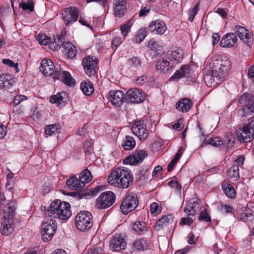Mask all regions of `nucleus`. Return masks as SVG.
I'll list each match as a JSON object with an SVG mask.
<instances>
[{
    "label": "nucleus",
    "instance_id": "obj_1",
    "mask_svg": "<svg viewBox=\"0 0 254 254\" xmlns=\"http://www.w3.org/2000/svg\"><path fill=\"white\" fill-rule=\"evenodd\" d=\"M108 183L122 189H127L133 184V177L126 167L115 168L108 176Z\"/></svg>",
    "mask_w": 254,
    "mask_h": 254
},
{
    "label": "nucleus",
    "instance_id": "obj_2",
    "mask_svg": "<svg viewBox=\"0 0 254 254\" xmlns=\"http://www.w3.org/2000/svg\"><path fill=\"white\" fill-rule=\"evenodd\" d=\"M40 70L45 75H53V78L62 81L65 85L71 86L74 85V79L69 72L66 71L55 70L53 62L47 59H43L41 63Z\"/></svg>",
    "mask_w": 254,
    "mask_h": 254
},
{
    "label": "nucleus",
    "instance_id": "obj_3",
    "mask_svg": "<svg viewBox=\"0 0 254 254\" xmlns=\"http://www.w3.org/2000/svg\"><path fill=\"white\" fill-rule=\"evenodd\" d=\"M70 204L65 201L57 199L53 201L49 209L45 212V217L66 220L71 215Z\"/></svg>",
    "mask_w": 254,
    "mask_h": 254
},
{
    "label": "nucleus",
    "instance_id": "obj_4",
    "mask_svg": "<svg viewBox=\"0 0 254 254\" xmlns=\"http://www.w3.org/2000/svg\"><path fill=\"white\" fill-rule=\"evenodd\" d=\"M15 202L10 201L7 203L4 210V219L1 222L0 232L2 235H8L14 230L13 219L15 215Z\"/></svg>",
    "mask_w": 254,
    "mask_h": 254
},
{
    "label": "nucleus",
    "instance_id": "obj_5",
    "mask_svg": "<svg viewBox=\"0 0 254 254\" xmlns=\"http://www.w3.org/2000/svg\"><path fill=\"white\" fill-rule=\"evenodd\" d=\"M238 105L241 108L238 112L242 117H248L254 114V95L246 92L238 98Z\"/></svg>",
    "mask_w": 254,
    "mask_h": 254
},
{
    "label": "nucleus",
    "instance_id": "obj_6",
    "mask_svg": "<svg viewBox=\"0 0 254 254\" xmlns=\"http://www.w3.org/2000/svg\"><path fill=\"white\" fill-rule=\"evenodd\" d=\"M75 224L80 231H88L93 225L92 216L88 211H80L75 217Z\"/></svg>",
    "mask_w": 254,
    "mask_h": 254
},
{
    "label": "nucleus",
    "instance_id": "obj_7",
    "mask_svg": "<svg viewBox=\"0 0 254 254\" xmlns=\"http://www.w3.org/2000/svg\"><path fill=\"white\" fill-rule=\"evenodd\" d=\"M238 138L241 142H250L254 138V116L248 120V123L237 132Z\"/></svg>",
    "mask_w": 254,
    "mask_h": 254
},
{
    "label": "nucleus",
    "instance_id": "obj_8",
    "mask_svg": "<svg viewBox=\"0 0 254 254\" xmlns=\"http://www.w3.org/2000/svg\"><path fill=\"white\" fill-rule=\"evenodd\" d=\"M230 68V63L229 60L224 57L220 60H215L211 67L213 71H216L218 77L220 80L223 81Z\"/></svg>",
    "mask_w": 254,
    "mask_h": 254
},
{
    "label": "nucleus",
    "instance_id": "obj_9",
    "mask_svg": "<svg viewBox=\"0 0 254 254\" xmlns=\"http://www.w3.org/2000/svg\"><path fill=\"white\" fill-rule=\"evenodd\" d=\"M57 223L55 220L50 218L44 222L41 226V233L44 242L51 240L57 229Z\"/></svg>",
    "mask_w": 254,
    "mask_h": 254
},
{
    "label": "nucleus",
    "instance_id": "obj_10",
    "mask_svg": "<svg viewBox=\"0 0 254 254\" xmlns=\"http://www.w3.org/2000/svg\"><path fill=\"white\" fill-rule=\"evenodd\" d=\"M115 194L111 191L102 193L96 200V207L98 209H105L111 206L115 202Z\"/></svg>",
    "mask_w": 254,
    "mask_h": 254
},
{
    "label": "nucleus",
    "instance_id": "obj_11",
    "mask_svg": "<svg viewBox=\"0 0 254 254\" xmlns=\"http://www.w3.org/2000/svg\"><path fill=\"white\" fill-rule=\"evenodd\" d=\"M146 94L139 88L129 89L125 94V101L129 104H138L144 101Z\"/></svg>",
    "mask_w": 254,
    "mask_h": 254
},
{
    "label": "nucleus",
    "instance_id": "obj_12",
    "mask_svg": "<svg viewBox=\"0 0 254 254\" xmlns=\"http://www.w3.org/2000/svg\"><path fill=\"white\" fill-rule=\"evenodd\" d=\"M138 204V199L135 193L128 194L122 202L120 208L122 213L126 215L129 212L133 210Z\"/></svg>",
    "mask_w": 254,
    "mask_h": 254
},
{
    "label": "nucleus",
    "instance_id": "obj_13",
    "mask_svg": "<svg viewBox=\"0 0 254 254\" xmlns=\"http://www.w3.org/2000/svg\"><path fill=\"white\" fill-rule=\"evenodd\" d=\"M131 130L140 141H144L149 134V131L146 129V125L144 123V121L141 120L134 122L131 127Z\"/></svg>",
    "mask_w": 254,
    "mask_h": 254
},
{
    "label": "nucleus",
    "instance_id": "obj_14",
    "mask_svg": "<svg viewBox=\"0 0 254 254\" xmlns=\"http://www.w3.org/2000/svg\"><path fill=\"white\" fill-rule=\"evenodd\" d=\"M62 15L65 25L68 26L77 20L78 10L75 7H69L62 11Z\"/></svg>",
    "mask_w": 254,
    "mask_h": 254
},
{
    "label": "nucleus",
    "instance_id": "obj_15",
    "mask_svg": "<svg viewBox=\"0 0 254 254\" xmlns=\"http://www.w3.org/2000/svg\"><path fill=\"white\" fill-rule=\"evenodd\" d=\"M82 64L87 75L89 76L93 75L96 72L97 59L89 56L82 60Z\"/></svg>",
    "mask_w": 254,
    "mask_h": 254
},
{
    "label": "nucleus",
    "instance_id": "obj_16",
    "mask_svg": "<svg viewBox=\"0 0 254 254\" xmlns=\"http://www.w3.org/2000/svg\"><path fill=\"white\" fill-rule=\"evenodd\" d=\"M147 156V153L144 150H137L131 155L126 158L124 161L125 164L135 165L141 163L145 157Z\"/></svg>",
    "mask_w": 254,
    "mask_h": 254
},
{
    "label": "nucleus",
    "instance_id": "obj_17",
    "mask_svg": "<svg viewBox=\"0 0 254 254\" xmlns=\"http://www.w3.org/2000/svg\"><path fill=\"white\" fill-rule=\"evenodd\" d=\"M108 96L111 103L117 107H120L125 101V94L121 90L111 91Z\"/></svg>",
    "mask_w": 254,
    "mask_h": 254
},
{
    "label": "nucleus",
    "instance_id": "obj_18",
    "mask_svg": "<svg viewBox=\"0 0 254 254\" xmlns=\"http://www.w3.org/2000/svg\"><path fill=\"white\" fill-rule=\"evenodd\" d=\"M216 72L211 69L204 74V81L207 86L216 87L222 82L218 77V73Z\"/></svg>",
    "mask_w": 254,
    "mask_h": 254
},
{
    "label": "nucleus",
    "instance_id": "obj_19",
    "mask_svg": "<svg viewBox=\"0 0 254 254\" xmlns=\"http://www.w3.org/2000/svg\"><path fill=\"white\" fill-rule=\"evenodd\" d=\"M148 30L156 34H163L166 30L167 27L163 21L157 20L152 21L148 27Z\"/></svg>",
    "mask_w": 254,
    "mask_h": 254
},
{
    "label": "nucleus",
    "instance_id": "obj_20",
    "mask_svg": "<svg viewBox=\"0 0 254 254\" xmlns=\"http://www.w3.org/2000/svg\"><path fill=\"white\" fill-rule=\"evenodd\" d=\"M126 245L124 238H122L120 235H117L111 240L110 247L113 251H119L125 249Z\"/></svg>",
    "mask_w": 254,
    "mask_h": 254
},
{
    "label": "nucleus",
    "instance_id": "obj_21",
    "mask_svg": "<svg viewBox=\"0 0 254 254\" xmlns=\"http://www.w3.org/2000/svg\"><path fill=\"white\" fill-rule=\"evenodd\" d=\"M127 3L125 0H114V10L116 17H121L127 12Z\"/></svg>",
    "mask_w": 254,
    "mask_h": 254
},
{
    "label": "nucleus",
    "instance_id": "obj_22",
    "mask_svg": "<svg viewBox=\"0 0 254 254\" xmlns=\"http://www.w3.org/2000/svg\"><path fill=\"white\" fill-rule=\"evenodd\" d=\"M15 81V78L10 74L0 75V90L9 89L14 84Z\"/></svg>",
    "mask_w": 254,
    "mask_h": 254
},
{
    "label": "nucleus",
    "instance_id": "obj_23",
    "mask_svg": "<svg viewBox=\"0 0 254 254\" xmlns=\"http://www.w3.org/2000/svg\"><path fill=\"white\" fill-rule=\"evenodd\" d=\"M186 204L184 208V211L188 213V215H194L198 208V199L196 198H192L188 201H186Z\"/></svg>",
    "mask_w": 254,
    "mask_h": 254
},
{
    "label": "nucleus",
    "instance_id": "obj_24",
    "mask_svg": "<svg viewBox=\"0 0 254 254\" xmlns=\"http://www.w3.org/2000/svg\"><path fill=\"white\" fill-rule=\"evenodd\" d=\"M235 33L244 43L249 42L250 39L252 38V34L250 31L241 26L238 25L235 27Z\"/></svg>",
    "mask_w": 254,
    "mask_h": 254
},
{
    "label": "nucleus",
    "instance_id": "obj_25",
    "mask_svg": "<svg viewBox=\"0 0 254 254\" xmlns=\"http://www.w3.org/2000/svg\"><path fill=\"white\" fill-rule=\"evenodd\" d=\"M237 40V37L235 33H228L221 40L220 44L223 47H232L236 43Z\"/></svg>",
    "mask_w": 254,
    "mask_h": 254
},
{
    "label": "nucleus",
    "instance_id": "obj_26",
    "mask_svg": "<svg viewBox=\"0 0 254 254\" xmlns=\"http://www.w3.org/2000/svg\"><path fill=\"white\" fill-rule=\"evenodd\" d=\"M190 67L189 65H182L181 68L177 70L175 73L170 77L169 80H178L179 79L190 74Z\"/></svg>",
    "mask_w": 254,
    "mask_h": 254
},
{
    "label": "nucleus",
    "instance_id": "obj_27",
    "mask_svg": "<svg viewBox=\"0 0 254 254\" xmlns=\"http://www.w3.org/2000/svg\"><path fill=\"white\" fill-rule=\"evenodd\" d=\"M192 103L188 98H183L179 101L176 105V108L178 111L182 112H187L191 108Z\"/></svg>",
    "mask_w": 254,
    "mask_h": 254
},
{
    "label": "nucleus",
    "instance_id": "obj_28",
    "mask_svg": "<svg viewBox=\"0 0 254 254\" xmlns=\"http://www.w3.org/2000/svg\"><path fill=\"white\" fill-rule=\"evenodd\" d=\"M66 98V93L65 92H62L52 96L50 97V101L52 104H57L58 106L62 107L64 105Z\"/></svg>",
    "mask_w": 254,
    "mask_h": 254
},
{
    "label": "nucleus",
    "instance_id": "obj_29",
    "mask_svg": "<svg viewBox=\"0 0 254 254\" xmlns=\"http://www.w3.org/2000/svg\"><path fill=\"white\" fill-rule=\"evenodd\" d=\"M66 185L71 190H80L83 188V183L79 181V179L75 175H72L66 181Z\"/></svg>",
    "mask_w": 254,
    "mask_h": 254
},
{
    "label": "nucleus",
    "instance_id": "obj_30",
    "mask_svg": "<svg viewBox=\"0 0 254 254\" xmlns=\"http://www.w3.org/2000/svg\"><path fill=\"white\" fill-rule=\"evenodd\" d=\"M63 48L64 52L68 58L72 59L76 56L77 53L76 48L72 43L66 42Z\"/></svg>",
    "mask_w": 254,
    "mask_h": 254
},
{
    "label": "nucleus",
    "instance_id": "obj_31",
    "mask_svg": "<svg viewBox=\"0 0 254 254\" xmlns=\"http://www.w3.org/2000/svg\"><path fill=\"white\" fill-rule=\"evenodd\" d=\"M155 66L159 72L166 73L169 70L170 63L166 59H160L157 61Z\"/></svg>",
    "mask_w": 254,
    "mask_h": 254
},
{
    "label": "nucleus",
    "instance_id": "obj_32",
    "mask_svg": "<svg viewBox=\"0 0 254 254\" xmlns=\"http://www.w3.org/2000/svg\"><path fill=\"white\" fill-rule=\"evenodd\" d=\"M79 181L83 183V187L86 183H89L92 180L90 172L87 169H84L79 176Z\"/></svg>",
    "mask_w": 254,
    "mask_h": 254
},
{
    "label": "nucleus",
    "instance_id": "obj_33",
    "mask_svg": "<svg viewBox=\"0 0 254 254\" xmlns=\"http://www.w3.org/2000/svg\"><path fill=\"white\" fill-rule=\"evenodd\" d=\"M80 88L83 92L87 96L91 95L94 92L93 85L90 82H81Z\"/></svg>",
    "mask_w": 254,
    "mask_h": 254
},
{
    "label": "nucleus",
    "instance_id": "obj_34",
    "mask_svg": "<svg viewBox=\"0 0 254 254\" xmlns=\"http://www.w3.org/2000/svg\"><path fill=\"white\" fill-rule=\"evenodd\" d=\"M135 141L131 136L127 135L126 137L125 142L122 144L123 147L127 150L133 149L135 146Z\"/></svg>",
    "mask_w": 254,
    "mask_h": 254
},
{
    "label": "nucleus",
    "instance_id": "obj_35",
    "mask_svg": "<svg viewBox=\"0 0 254 254\" xmlns=\"http://www.w3.org/2000/svg\"><path fill=\"white\" fill-rule=\"evenodd\" d=\"M224 191L227 196L230 198H234L236 196V192L233 186L231 184H227L226 186L222 185Z\"/></svg>",
    "mask_w": 254,
    "mask_h": 254
},
{
    "label": "nucleus",
    "instance_id": "obj_36",
    "mask_svg": "<svg viewBox=\"0 0 254 254\" xmlns=\"http://www.w3.org/2000/svg\"><path fill=\"white\" fill-rule=\"evenodd\" d=\"M239 168L238 165L232 166L229 170L228 177L233 181H236L239 178Z\"/></svg>",
    "mask_w": 254,
    "mask_h": 254
},
{
    "label": "nucleus",
    "instance_id": "obj_37",
    "mask_svg": "<svg viewBox=\"0 0 254 254\" xmlns=\"http://www.w3.org/2000/svg\"><path fill=\"white\" fill-rule=\"evenodd\" d=\"M132 229L139 234H141L146 230V224L142 221L136 222L133 225Z\"/></svg>",
    "mask_w": 254,
    "mask_h": 254
},
{
    "label": "nucleus",
    "instance_id": "obj_38",
    "mask_svg": "<svg viewBox=\"0 0 254 254\" xmlns=\"http://www.w3.org/2000/svg\"><path fill=\"white\" fill-rule=\"evenodd\" d=\"M184 52L181 49H178L172 51L171 54V59L176 61L177 63H180L183 59Z\"/></svg>",
    "mask_w": 254,
    "mask_h": 254
},
{
    "label": "nucleus",
    "instance_id": "obj_39",
    "mask_svg": "<svg viewBox=\"0 0 254 254\" xmlns=\"http://www.w3.org/2000/svg\"><path fill=\"white\" fill-rule=\"evenodd\" d=\"M19 6L24 10H29L32 12L34 10V3L32 0H27L26 1H21Z\"/></svg>",
    "mask_w": 254,
    "mask_h": 254
},
{
    "label": "nucleus",
    "instance_id": "obj_40",
    "mask_svg": "<svg viewBox=\"0 0 254 254\" xmlns=\"http://www.w3.org/2000/svg\"><path fill=\"white\" fill-rule=\"evenodd\" d=\"M146 36V31L145 28H141L137 32L135 35L134 41L136 43H141Z\"/></svg>",
    "mask_w": 254,
    "mask_h": 254
},
{
    "label": "nucleus",
    "instance_id": "obj_41",
    "mask_svg": "<svg viewBox=\"0 0 254 254\" xmlns=\"http://www.w3.org/2000/svg\"><path fill=\"white\" fill-rule=\"evenodd\" d=\"M37 40L41 45L49 46L51 38L45 35L39 34L37 37Z\"/></svg>",
    "mask_w": 254,
    "mask_h": 254
},
{
    "label": "nucleus",
    "instance_id": "obj_42",
    "mask_svg": "<svg viewBox=\"0 0 254 254\" xmlns=\"http://www.w3.org/2000/svg\"><path fill=\"white\" fill-rule=\"evenodd\" d=\"M204 143L206 144H211L213 146L217 147L223 144V141L220 139V137H216L212 138L207 141L204 140Z\"/></svg>",
    "mask_w": 254,
    "mask_h": 254
},
{
    "label": "nucleus",
    "instance_id": "obj_43",
    "mask_svg": "<svg viewBox=\"0 0 254 254\" xmlns=\"http://www.w3.org/2000/svg\"><path fill=\"white\" fill-rule=\"evenodd\" d=\"M225 143L228 149H231L235 143L234 135L231 133H228L226 136Z\"/></svg>",
    "mask_w": 254,
    "mask_h": 254
},
{
    "label": "nucleus",
    "instance_id": "obj_44",
    "mask_svg": "<svg viewBox=\"0 0 254 254\" xmlns=\"http://www.w3.org/2000/svg\"><path fill=\"white\" fill-rule=\"evenodd\" d=\"M145 246V243L143 239L136 240L133 243V247L137 250H144Z\"/></svg>",
    "mask_w": 254,
    "mask_h": 254
},
{
    "label": "nucleus",
    "instance_id": "obj_45",
    "mask_svg": "<svg viewBox=\"0 0 254 254\" xmlns=\"http://www.w3.org/2000/svg\"><path fill=\"white\" fill-rule=\"evenodd\" d=\"M58 129V127L56 125H48L45 127V133L49 135H52L56 132Z\"/></svg>",
    "mask_w": 254,
    "mask_h": 254
},
{
    "label": "nucleus",
    "instance_id": "obj_46",
    "mask_svg": "<svg viewBox=\"0 0 254 254\" xmlns=\"http://www.w3.org/2000/svg\"><path fill=\"white\" fill-rule=\"evenodd\" d=\"M198 4H196L195 6H194L192 8L190 9L189 11V20L192 22L195 16L197 13L198 8Z\"/></svg>",
    "mask_w": 254,
    "mask_h": 254
},
{
    "label": "nucleus",
    "instance_id": "obj_47",
    "mask_svg": "<svg viewBox=\"0 0 254 254\" xmlns=\"http://www.w3.org/2000/svg\"><path fill=\"white\" fill-rule=\"evenodd\" d=\"M166 227H167V225L165 223L164 219L161 217L156 223V225L154 226V229L156 231H159Z\"/></svg>",
    "mask_w": 254,
    "mask_h": 254
},
{
    "label": "nucleus",
    "instance_id": "obj_48",
    "mask_svg": "<svg viewBox=\"0 0 254 254\" xmlns=\"http://www.w3.org/2000/svg\"><path fill=\"white\" fill-rule=\"evenodd\" d=\"M198 219L205 222H211V217L206 211H202L198 217Z\"/></svg>",
    "mask_w": 254,
    "mask_h": 254
},
{
    "label": "nucleus",
    "instance_id": "obj_49",
    "mask_svg": "<svg viewBox=\"0 0 254 254\" xmlns=\"http://www.w3.org/2000/svg\"><path fill=\"white\" fill-rule=\"evenodd\" d=\"M179 159L180 158H179V155H175L173 159L168 165L167 169L169 172H170L173 170L174 166L176 165Z\"/></svg>",
    "mask_w": 254,
    "mask_h": 254
},
{
    "label": "nucleus",
    "instance_id": "obj_50",
    "mask_svg": "<svg viewBox=\"0 0 254 254\" xmlns=\"http://www.w3.org/2000/svg\"><path fill=\"white\" fill-rule=\"evenodd\" d=\"M54 41H56V44L60 45V48H61V47L64 48V45L66 43V42L65 41L64 36L63 34L58 35L54 39Z\"/></svg>",
    "mask_w": 254,
    "mask_h": 254
},
{
    "label": "nucleus",
    "instance_id": "obj_51",
    "mask_svg": "<svg viewBox=\"0 0 254 254\" xmlns=\"http://www.w3.org/2000/svg\"><path fill=\"white\" fill-rule=\"evenodd\" d=\"M2 64L7 65L11 67H14V68L16 69V71H18V64H15L12 61L9 60V59H4L2 60Z\"/></svg>",
    "mask_w": 254,
    "mask_h": 254
},
{
    "label": "nucleus",
    "instance_id": "obj_52",
    "mask_svg": "<svg viewBox=\"0 0 254 254\" xmlns=\"http://www.w3.org/2000/svg\"><path fill=\"white\" fill-rule=\"evenodd\" d=\"M148 77L145 75L139 76L135 80V84L138 86L144 85L148 80Z\"/></svg>",
    "mask_w": 254,
    "mask_h": 254
},
{
    "label": "nucleus",
    "instance_id": "obj_53",
    "mask_svg": "<svg viewBox=\"0 0 254 254\" xmlns=\"http://www.w3.org/2000/svg\"><path fill=\"white\" fill-rule=\"evenodd\" d=\"M168 186L176 190H181L182 187L176 181L171 180L168 183Z\"/></svg>",
    "mask_w": 254,
    "mask_h": 254
},
{
    "label": "nucleus",
    "instance_id": "obj_54",
    "mask_svg": "<svg viewBox=\"0 0 254 254\" xmlns=\"http://www.w3.org/2000/svg\"><path fill=\"white\" fill-rule=\"evenodd\" d=\"M121 44V38L116 37L112 41V48L114 51H116L118 47Z\"/></svg>",
    "mask_w": 254,
    "mask_h": 254
},
{
    "label": "nucleus",
    "instance_id": "obj_55",
    "mask_svg": "<svg viewBox=\"0 0 254 254\" xmlns=\"http://www.w3.org/2000/svg\"><path fill=\"white\" fill-rule=\"evenodd\" d=\"M150 212L151 214H159L161 213V209H159L158 205L156 202H153L150 205Z\"/></svg>",
    "mask_w": 254,
    "mask_h": 254
},
{
    "label": "nucleus",
    "instance_id": "obj_56",
    "mask_svg": "<svg viewBox=\"0 0 254 254\" xmlns=\"http://www.w3.org/2000/svg\"><path fill=\"white\" fill-rule=\"evenodd\" d=\"M162 218L165 221V223L168 226L169 224L173 223L174 219V216L173 214L163 216Z\"/></svg>",
    "mask_w": 254,
    "mask_h": 254
},
{
    "label": "nucleus",
    "instance_id": "obj_57",
    "mask_svg": "<svg viewBox=\"0 0 254 254\" xmlns=\"http://www.w3.org/2000/svg\"><path fill=\"white\" fill-rule=\"evenodd\" d=\"M130 64L134 67H137L141 65V62L139 58L137 57H133L129 61Z\"/></svg>",
    "mask_w": 254,
    "mask_h": 254
},
{
    "label": "nucleus",
    "instance_id": "obj_58",
    "mask_svg": "<svg viewBox=\"0 0 254 254\" xmlns=\"http://www.w3.org/2000/svg\"><path fill=\"white\" fill-rule=\"evenodd\" d=\"M120 29L122 32V34L124 38H125V37L128 34V33L130 29L127 24H125L120 26Z\"/></svg>",
    "mask_w": 254,
    "mask_h": 254
},
{
    "label": "nucleus",
    "instance_id": "obj_59",
    "mask_svg": "<svg viewBox=\"0 0 254 254\" xmlns=\"http://www.w3.org/2000/svg\"><path fill=\"white\" fill-rule=\"evenodd\" d=\"M193 222V220L190 217H183L180 222L181 225H187L190 226Z\"/></svg>",
    "mask_w": 254,
    "mask_h": 254
},
{
    "label": "nucleus",
    "instance_id": "obj_60",
    "mask_svg": "<svg viewBox=\"0 0 254 254\" xmlns=\"http://www.w3.org/2000/svg\"><path fill=\"white\" fill-rule=\"evenodd\" d=\"M183 122L184 120L183 119L180 118L177 122V123L174 124L173 125V127L174 129L176 130L180 131L183 127Z\"/></svg>",
    "mask_w": 254,
    "mask_h": 254
},
{
    "label": "nucleus",
    "instance_id": "obj_61",
    "mask_svg": "<svg viewBox=\"0 0 254 254\" xmlns=\"http://www.w3.org/2000/svg\"><path fill=\"white\" fill-rule=\"evenodd\" d=\"M150 11V8L149 7L145 6L140 9L139 12V16L142 17L143 16H146L149 13Z\"/></svg>",
    "mask_w": 254,
    "mask_h": 254
},
{
    "label": "nucleus",
    "instance_id": "obj_62",
    "mask_svg": "<svg viewBox=\"0 0 254 254\" xmlns=\"http://www.w3.org/2000/svg\"><path fill=\"white\" fill-rule=\"evenodd\" d=\"M49 47L50 49L53 51H58L60 49V45L56 44V41H54V40L52 41V40H51Z\"/></svg>",
    "mask_w": 254,
    "mask_h": 254
},
{
    "label": "nucleus",
    "instance_id": "obj_63",
    "mask_svg": "<svg viewBox=\"0 0 254 254\" xmlns=\"http://www.w3.org/2000/svg\"><path fill=\"white\" fill-rule=\"evenodd\" d=\"M252 215L251 213H242L241 214V218L243 220L247 221L251 220L252 218Z\"/></svg>",
    "mask_w": 254,
    "mask_h": 254
},
{
    "label": "nucleus",
    "instance_id": "obj_64",
    "mask_svg": "<svg viewBox=\"0 0 254 254\" xmlns=\"http://www.w3.org/2000/svg\"><path fill=\"white\" fill-rule=\"evenodd\" d=\"M6 134V127L0 123V139L4 138Z\"/></svg>",
    "mask_w": 254,
    "mask_h": 254
}]
</instances>
